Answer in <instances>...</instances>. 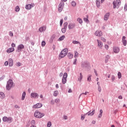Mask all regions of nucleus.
<instances>
[{
  "instance_id": "20e7f679",
  "label": "nucleus",
  "mask_w": 127,
  "mask_h": 127,
  "mask_svg": "<svg viewBox=\"0 0 127 127\" xmlns=\"http://www.w3.org/2000/svg\"><path fill=\"white\" fill-rule=\"evenodd\" d=\"M44 116H45L44 113H42L40 112H39L38 110H36L35 112L34 117H35V118H37L38 119H41V118H43V117H44Z\"/></svg>"
},
{
  "instance_id": "3c124183",
  "label": "nucleus",
  "mask_w": 127,
  "mask_h": 127,
  "mask_svg": "<svg viewBox=\"0 0 127 127\" xmlns=\"http://www.w3.org/2000/svg\"><path fill=\"white\" fill-rule=\"evenodd\" d=\"M20 65H21V64L20 63V62H18L16 63V66H17V67L20 66Z\"/></svg>"
},
{
  "instance_id": "864d4df0",
  "label": "nucleus",
  "mask_w": 127,
  "mask_h": 127,
  "mask_svg": "<svg viewBox=\"0 0 127 127\" xmlns=\"http://www.w3.org/2000/svg\"><path fill=\"white\" fill-rule=\"evenodd\" d=\"M124 10H125V11H127V4H125V5Z\"/></svg>"
},
{
  "instance_id": "c85d7f7f",
  "label": "nucleus",
  "mask_w": 127,
  "mask_h": 127,
  "mask_svg": "<svg viewBox=\"0 0 127 127\" xmlns=\"http://www.w3.org/2000/svg\"><path fill=\"white\" fill-rule=\"evenodd\" d=\"M59 95V92L58 91H55L54 93V97H57Z\"/></svg>"
},
{
  "instance_id": "f8f14e48",
  "label": "nucleus",
  "mask_w": 127,
  "mask_h": 127,
  "mask_svg": "<svg viewBox=\"0 0 127 127\" xmlns=\"http://www.w3.org/2000/svg\"><path fill=\"white\" fill-rule=\"evenodd\" d=\"M76 26V24L75 23H70L68 24V29H72Z\"/></svg>"
},
{
  "instance_id": "2eb2a0df",
  "label": "nucleus",
  "mask_w": 127,
  "mask_h": 127,
  "mask_svg": "<svg viewBox=\"0 0 127 127\" xmlns=\"http://www.w3.org/2000/svg\"><path fill=\"white\" fill-rule=\"evenodd\" d=\"M113 51L114 53H119L120 52V48L119 47H114Z\"/></svg>"
},
{
  "instance_id": "393cba45",
  "label": "nucleus",
  "mask_w": 127,
  "mask_h": 127,
  "mask_svg": "<svg viewBox=\"0 0 127 127\" xmlns=\"http://www.w3.org/2000/svg\"><path fill=\"white\" fill-rule=\"evenodd\" d=\"M59 7L63 8L64 7V2H61L59 5Z\"/></svg>"
},
{
  "instance_id": "9d476101",
  "label": "nucleus",
  "mask_w": 127,
  "mask_h": 127,
  "mask_svg": "<svg viewBox=\"0 0 127 127\" xmlns=\"http://www.w3.org/2000/svg\"><path fill=\"white\" fill-rule=\"evenodd\" d=\"M95 35L98 36V37H101V36L103 35V32H102V31L97 30L95 32Z\"/></svg>"
},
{
  "instance_id": "9b49d317",
  "label": "nucleus",
  "mask_w": 127,
  "mask_h": 127,
  "mask_svg": "<svg viewBox=\"0 0 127 127\" xmlns=\"http://www.w3.org/2000/svg\"><path fill=\"white\" fill-rule=\"evenodd\" d=\"M43 105L42 103H37L36 105L33 106V109H39L42 107Z\"/></svg>"
},
{
  "instance_id": "bb28decb",
  "label": "nucleus",
  "mask_w": 127,
  "mask_h": 127,
  "mask_svg": "<svg viewBox=\"0 0 127 127\" xmlns=\"http://www.w3.org/2000/svg\"><path fill=\"white\" fill-rule=\"evenodd\" d=\"M88 18H89V16L87 15L86 16V17L83 18L84 21H85V22H89V19H88Z\"/></svg>"
},
{
  "instance_id": "a19ab883",
  "label": "nucleus",
  "mask_w": 127,
  "mask_h": 127,
  "mask_svg": "<svg viewBox=\"0 0 127 127\" xmlns=\"http://www.w3.org/2000/svg\"><path fill=\"white\" fill-rule=\"evenodd\" d=\"M74 54V58H76V57H78V55H79V54L78 53V52L76 51L75 52Z\"/></svg>"
},
{
  "instance_id": "1a4fd4ad",
  "label": "nucleus",
  "mask_w": 127,
  "mask_h": 127,
  "mask_svg": "<svg viewBox=\"0 0 127 127\" xmlns=\"http://www.w3.org/2000/svg\"><path fill=\"white\" fill-rule=\"evenodd\" d=\"M24 48V45L23 44H20L17 47V52H20L21 50Z\"/></svg>"
},
{
  "instance_id": "680f3d73",
  "label": "nucleus",
  "mask_w": 127,
  "mask_h": 127,
  "mask_svg": "<svg viewBox=\"0 0 127 127\" xmlns=\"http://www.w3.org/2000/svg\"><path fill=\"white\" fill-rule=\"evenodd\" d=\"M105 48H106V49H107V50H108V49H109V46L108 45H105Z\"/></svg>"
},
{
  "instance_id": "72a5a7b5",
  "label": "nucleus",
  "mask_w": 127,
  "mask_h": 127,
  "mask_svg": "<svg viewBox=\"0 0 127 127\" xmlns=\"http://www.w3.org/2000/svg\"><path fill=\"white\" fill-rule=\"evenodd\" d=\"M68 27V23L65 22L64 24V28H65L67 29V28Z\"/></svg>"
},
{
  "instance_id": "69168bd1",
  "label": "nucleus",
  "mask_w": 127,
  "mask_h": 127,
  "mask_svg": "<svg viewBox=\"0 0 127 127\" xmlns=\"http://www.w3.org/2000/svg\"><path fill=\"white\" fill-rule=\"evenodd\" d=\"M120 100H123V96L122 95H120L118 97Z\"/></svg>"
},
{
  "instance_id": "0eeeda50",
  "label": "nucleus",
  "mask_w": 127,
  "mask_h": 127,
  "mask_svg": "<svg viewBox=\"0 0 127 127\" xmlns=\"http://www.w3.org/2000/svg\"><path fill=\"white\" fill-rule=\"evenodd\" d=\"M89 64L88 61H84L82 62L81 64V67L82 69H85V68H88L89 67Z\"/></svg>"
},
{
  "instance_id": "a878e982",
  "label": "nucleus",
  "mask_w": 127,
  "mask_h": 127,
  "mask_svg": "<svg viewBox=\"0 0 127 127\" xmlns=\"http://www.w3.org/2000/svg\"><path fill=\"white\" fill-rule=\"evenodd\" d=\"M91 77H92V75L89 74L88 75V77H87L88 82H91V81H92V78H91Z\"/></svg>"
},
{
  "instance_id": "6ab92c4d",
  "label": "nucleus",
  "mask_w": 127,
  "mask_h": 127,
  "mask_svg": "<svg viewBox=\"0 0 127 127\" xmlns=\"http://www.w3.org/2000/svg\"><path fill=\"white\" fill-rule=\"evenodd\" d=\"M97 41L98 42V46L102 47V46H103V42L99 40H97Z\"/></svg>"
},
{
  "instance_id": "052dcab7",
  "label": "nucleus",
  "mask_w": 127,
  "mask_h": 127,
  "mask_svg": "<svg viewBox=\"0 0 127 127\" xmlns=\"http://www.w3.org/2000/svg\"><path fill=\"white\" fill-rule=\"evenodd\" d=\"M9 35H10V36H13V33H12L11 31H10Z\"/></svg>"
},
{
  "instance_id": "5fc2aeb1",
  "label": "nucleus",
  "mask_w": 127,
  "mask_h": 127,
  "mask_svg": "<svg viewBox=\"0 0 127 127\" xmlns=\"http://www.w3.org/2000/svg\"><path fill=\"white\" fill-rule=\"evenodd\" d=\"M83 79V75H82V73H80V80H82Z\"/></svg>"
},
{
  "instance_id": "4468645a",
  "label": "nucleus",
  "mask_w": 127,
  "mask_h": 127,
  "mask_svg": "<svg viewBox=\"0 0 127 127\" xmlns=\"http://www.w3.org/2000/svg\"><path fill=\"white\" fill-rule=\"evenodd\" d=\"M111 15V13L110 12L107 13L105 15L104 17V20H108L109 19V16Z\"/></svg>"
},
{
  "instance_id": "a211bd4d",
  "label": "nucleus",
  "mask_w": 127,
  "mask_h": 127,
  "mask_svg": "<svg viewBox=\"0 0 127 127\" xmlns=\"http://www.w3.org/2000/svg\"><path fill=\"white\" fill-rule=\"evenodd\" d=\"M123 43L124 46H127V40H126V36H123L122 38Z\"/></svg>"
},
{
  "instance_id": "0e129e2a",
  "label": "nucleus",
  "mask_w": 127,
  "mask_h": 127,
  "mask_svg": "<svg viewBox=\"0 0 127 127\" xmlns=\"http://www.w3.org/2000/svg\"><path fill=\"white\" fill-rule=\"evenodd\" d=\"M11 46L12 47V48H13V47H15V44H14V43H12V44H11Z\"/></svg>"
},
{
  "instance_id": "dca6fc26",
  "label": "nucleus",
  "mask_w": 127,
  "mask_h": 127,
  "mask_svg": "<svg viewBox=\"0 0 127 127\" xmlns=\"http://www.w3.org/2000/svg\"><path fill=\"white\" fill-rule=\"evenodd\" d=\"M9 67H12L13 66V60L12 59H9L8 60Z\"/></svg>"
},
{
  "instance_id": "c03bdc74",
  "label": "nucleus",
  "mask_w": 127,
  "mask_h": 127,
  "mask_svg": "<svg viewBox=\"0 0 127 127\" xmlns=\"http://www.w3.org/2000/svg\"><path fill=\"white\" fill-rule=\"evenodd\" d=\"M32 126H34L35 125V121L32 120L31 122Z\"/></svg>"
},
{
  "instance_id": "603ef678",
  "label": "nucleus",
  "mask_w": 127,
  "mask_h": 127,
  "mask_svg": "<svg viewBox=\"0 0 127 127\" xmlns=\"http://www.w3.org/2000/svg\"><path fill=\"white\" fill-rule=\"evenodd\" d=\"M76 62H77V59H75L73 61V65H76Z\"/></svg>"
},
{
  "instance_id": "473e14b6",
  "label": "nucleus",
  "mask_w": 127,
  "mask_h": 127,
  "mask_svg": "<svg viewBox=\"0 0 127 127\" xmlns=\"http://www.w3.org/2000/svg\"><path fill=\"white\" fill-rule=\"evenodd\" d=\"M31 5L29 4L26 5L25 8L26 9H31Z\"/></svg>"
},
{
  "instance_id": "f257e3e1",
  "label": "nucleus",
  "mask_w": 127,
  "mask_h": 127,
  "mask_svg": "<svg viewBox=\"0 0 127 127\" xmlns=\"http://www.w3.org/2000/svg\"><path fill=\"white\" fill-rule=\"evenodd\" d=\"M68 53V49L65 48L64 49L59 56V59H62V58H64L65 56L67 55V54Z\"/></svg>"
},
{
  "instance_id": "58836bf2",
  "label": "nucleus",
  "mask_w": 127,
  "mask_h": 127,
  "mask_svg": "<svg viewBox=\"0 0 127 127\" xmlns=\"http://www.w3.org/2000/svg\"><path fill=\"white\" fill-rule=\"evenodd\" d=\"M66 28H63L62 29V32L63 33H65V32H66Z\"/></svg>"
},
{
  "instance_id": "7ed1b4c3",
  "label": "nucleus",
  "mask_w": 127,
  "mask_h": 127,
  "mask_svg": "<svg viewBox=\"0 0 127 127\" xmlns=\"http://www.w3.org/2000/svg\"><path fill=\"white\" fill-rule=\"evenodd\" d=\"M95 114V109H93V111L92 112L91 111H89L88 112H87V113H86L84 115H81V120H82V121H84V120H85V116H94Z\"/></svg>"
},
{
  "instance_id": "e433bc0d",
  "label": "nucleus",
  "mask_w": 127,
  "mask_h": 127,
  "mask_svg": "<svg viewBox=\"0 0 127 127\" xmlns=\"http://www.w3.org/2000/svg\"><path fill=\"white\" fill-rule=\"evenodd\" d=\"M72 43H73V44H79L80 42L77 41H72Z\"/></svg>"
},
{
  "instance_id": "13d9d810",
  "label": "nucleus",
  "mask_w": 127,
  "mask_h": 127,
  "mask_svg": "<svg viewBox=\"0 0 127 127\" xmlns=\"http://www.w3.org/2000/svg\"><path fill=\"white\" fill-rule=\"evenodd\" d=\"M51 105H54V104H55V101H54V100H51Z\"/></svg>"
},
{
  "instance_id": "ddd939ff",
  "label": "nucleus",
  "mask_w": 127,
  "mask_h": 127,
  "mask_svg": "<svg viewBox=\"0 0 127 127\" xmlns=\"http://www.w3.org/2000/svg\"><path fill=\"white\" fill-rule=\"evenodd\" d=\"M46 30V26H43L42 27H41L39 29V31L40 32H43V31H45Z\"/></svg>"
},
{
  "instance_id": "c756f323",
  "label": "nucleus",
  "mask_w": 127,
  "mask_h": 127,
  "mask_svg": "<svg viewBox=\"0 0 127 127\" xmlns=\"http://www.w3.org/2000/svg\"><path fill=\"white\" fill-rule=\"evenodd\" d=\"M77 21L80 23V24H82L83 23V20L81 19L80 18H77Z\"/></svg>"
},
{
  "instance_id": "37998d69",
  "label": "nucleus",
  "mask_w": 127,
  "mask_h": 127,
  "mask_svg": "<svg viewBox=\"0 0 127 127\" xmlns=\"http://www.w3.org/2000/svg\"><path fill=\"white\" fill-rule=\"evenodd\" d=\"M51 122H49L47 124V127H51L52 126Z\"/></svg>"
},
{
  "instance_id": "6e6d98bb",
  "label": "nucleus",
  "mask_w": 127,
  "mask_h": 127,
  "mask_svg": "<svg viewBox=\"0 0 127 127\" xmlns=\"http://www.w3.org/2000/svg\"><path fill=\"white\" fill-rule=\"evenodd\" d=\"M87 94H89V92L86 91L85 93H82L80 96H82V95H87Z\"/></svg>"
},
{
  "instance_id": "79ce46f5",
  "label": "nucleus",
  "mask_w": 127,
  "mask_h": 127,
  "mask_svg": "<svg viewBox=\"0 0 127 127\" xmlns=\"http://www.w3.org/2000/svg\"><path fill=\"white\" fill-rule=\"evenodd\" d=\"M55 102L57 103L58 104V103L60 102V99H56L55 100Z\"/></svg>"
},
{
  "instance_id": "774afa93",
  "label": "nucleus",
  "mask_w": 127,
  "mask_h": 127,
  "mask_svg": "<svg viewBox=\"0 0 127 127\" xmlns=\"http://www.w3.org/2000/svg\"><path fill=\"white\" fill-rule=\"evenodd\" d=\"M64 120H67L68 119V117L64 115Z\"/></svg>"
},
{
  "instance_id": "bf43d9fd",
  "label": "nucleus",
  "mask_w": 127,
  "mask_h": 127,
  "mask_svg": "<svg viewBox=\"0 0 127 127\" xmlns=\"http://www.w3.org/2000/svg\"><path fill=\"white\" fill-rule=\"evenodd\" d=\"M5 66H8V62L6 61L4 63Z\"/></svg>"
},
{
  "instance_id": "423d86ee",
  "label": "nucleus",
  "mask_w": 127,
  "mask_h": 127,
  "mask_svg": "<svg viewBox=\"0 0 127 127\" xmlns=\"http://www.w3.org/2000/svg\"><path fill=\"white\" fill-rule=\"evenodd\" d=\"M113 8H116L117 6V8H119V6L121 5V0H116V1H114L113 2Z\"/></svg>"
},
{
  "instance_id": "09e8293b",
  "label": "nucleus",
  "mask_w": 127,
  "mask_h": 127,
  "mask_svg": "<svg viewBox=\"0 0 127 127\" xmlns=\"http://www.w3.org/2000/svg\"><path fill=\"white\" fill-rule=\"evenodd\" d=\"M108 57H109V56H107L106 57V60H105V63H108V61L109 60Z\"/></svg>"
},
{
  "instance_id": "a18cd8bd",
  "label": "nucleus",
  "mask_w": 127,
  "mask_h": 127,
  "mask_svg": "<svg viewBox=\"0 0 127 127\" xmlns=\"http://www.w3.org/2000/svg\"><path fill=\"white\" fill-rule=\"evenodd\" d=\"M63 9V8H61L60 7H59V8H58V11L59 12H61V11H62Z\"/></svg>"
},
{
  "instance_id": "4be33fe9",
  "label": "nucleus",
  "mask_w": 127,
  "mask_h": 127,
  "mask_svg": "<svg viewBox=\"0 0 127 127\" xmlns=\"http://www.w3.org/2000/svg\"><path fill=\"white\" fill-rule=\"evenodd\" d=\"M64 39H65V35H63L59 38L58 41H62V40H64Z\"/></svg>"
},
{
  "instance_id": "6e6552de",
  "label": "nucleus",
  "mask_w": 127,
  "mask_h": 127,
  "mask_svg": "<svg viewBox=\"0 0 127 127\" xmlns=\"http://www.w3.org/2000/svg\"><path fill=\"white\" fill-rule=\"evenodd\" d=\"M30 97L32 98H34V99H38L39 95H38V93H36L35 92H32L31 93Z\"/></svg>"
},
{
  "instance_id": "338daca9",
  "label": "nucleus",
  "mask_w": 127,
  "mask_h": 127,
  "mask_svg": "<svg viewBox=\"0 0 127 127\" xmlns=\"http://www.w3.org/2000/svg\"><path fill=\"white\" fill-rule=\"evenodd\" d=\"M94 73L96 76H98V73L97 72V70H96V69H94Z\"/></svg>"
},
{
  "instance_id": "4c0bfd02",
  "label": "nucleus",
  "mask_w": 127,
  "mask_h": 127,
  "mask_svg": "<svg viewBox=\"0 0 127 127\" xmlns=\"http://www.w3.org/2000/svg\"><path fill=\"white\" fill-rule=\"evenodd\" d=\"M111 80H112V82H114L115 80H116V77L115 75H112L111 76Z\"/></svg>"
},
{
  "instance_id": "aec40b11",
  "label": "nucleus",
  "mask_w": 127,
  "mask_h": 127,
  "mask_svg": "<svg viewBox=\"0 0 127 127\" xmlns=\"http://www.w3.org/2000/svg\"><path fill=\"white\" fill-rule=\"evenodd\" d=\"M25 96H26V93L25 92H23L21 97L22 101H24V99H25Z\"/></svg>"
},
{
  "instance_id": "7c9ffc66",
  "label": "nucleus",
  "mask_w": 127,
  "mask_h": 127,
  "mask_svg": "<svg viewBox=\"0 0 127 127\" xmlns=\"http://www.w3.org/2000/svg\"><path fill=\"white\" fill-rule=\"evenodd\" d=\"M67 77H68V74L67 73H64L63 75V78L64 79H67Z\"/></svg>"
},
{
  "instance_id": "412c9836",
  "label": "nucleus",
  "mask_w": 127,
  "mask_h": 127,
  "mask_svg": "<svg viewBox=\"0 0 127 127\" xmlns=\"http://www.w3.org/2000/svg\"><path fill=\"white\" fill-rule=\"evenodd\" d=\"M67 56L69 59H72L73 58V54L70 53H67Z\"/></svg>"
},
{
  "instance_id": "c9c22d12",
  "label": "nucleus",
  "mask_w": 127,
  "mask_h": 127,
  "mask_svg": "<svg viewBox=\"0 0 127 127\" xmlns=\"http://www.w3.org/2000/svg\"><path fill=\"white\" fill-rule=\"evenodd\" d=\"M118 76L119 79H121V78H122V73H121V72H118Z\"/></svg>"
},
{
  "instance_id": "8fccbe9b",
  "label": "nucleus",
  "mask_w": 127,
  "mask_h": 127,
  "mask_svg": "<svg viewBox=\"0 0 127 127\" xmlns=\"http://www.w3.org/2000/svg\"><path fill=\"white\" fill-rule=\"evenodd\" d=\"M101 40L102 41H103V42H106V41H107L106 39L105 38H104V37H101Z\"/></svg>"
},
{
  "instance_id": "f704fd0d",
  "label": "nucleus",
  "mask_w": 127,
  "mask_h": 127,
  "mask_svg": "<svg viewBox=\"0 0 127 127\" xmlns=\"http://www.w3.org/2000/svg\"><path fill=\"white\" fill-rule=\"evenodd\" d=\"M76 3L75 1H72L71 2V5L72 6H73L74 7H75V6H76Z\"/></svg>"
},
{
  "instance_id": "f3484780",
  "label": "nucleus",
  "mask_w": 127,
  "mask_h": 127,
  "mask_svg": "<svg viewBox=\"0 0 127 127\" xmlns=\"http://www.w3.org/2000/svg\"><path fill=\"white\" fill-rule=\"evenodd\" d=\"M14 51V49L13 48H10L6 50L7 53H11Z\"/></svg>"
},
{
  "instance_id": "39448f33",
  "label": "nucleus",
  "mask_w": 127,
  "mask_h": 127,
  "mask_svg": "<svg viewBox=\"0 0 127 127\" xmlns=\"http://www.w3.org/2000/svg\"><path fill=\"white\" fill-rule=\"evenodd\" d=\"M2 121L4 123H8V124H10L13 121V119H12V117H7L6 116H4L2 118Z\"/></svg>"
},
{
  "instance_id": "b1692460",
  "label": "nucleus",
  "mask_w": 127,
  "mask_h": 127,
  "mask_svg": "<svg viewBox=\"0 0 127 127\" xmlns=\"http://www.w3.org/2000/svg\"><path fill=\"white\" fill-rule=\"evenodd\" d=\"M96 3L97 7H100V0H96Z\"/></svg>"
},
{
  "instance_id": "e2e57ef3",
  "label": "nucleus",
  "mask_w": 127,
  "mask_h": 127,
  "mask_svg": "<svg viewBox=\"0 0 127 127\" xmlns=\"http://www.w3.org/2000/svg\"><path fill=\"white\" fill-rule=\"evenodd\" d=\"M29 5L30 6V7H33V6H34V3H31V4H29Z\"/></svg>"
},
{
  "instance_id": "cd10ccee",
  "label": "nucleus",
  "mask_w": 127,
  "mask_h": 127,
  "mask_svg": "<svg viewBox=\"0 0 127 127\" xmlns=\"http://www.w3.org/2000/svg\"><path fill=\"white\" fill-rule=\"evenodd\" d=\"M20 10V8H19V6H16V7L15 8V11L16 12H18Z\"/></svg>"
},
{
  "instance_id": "de8ad7c7",
  "label": "nucleus",
  "mask_w": 127,
  "mask_h": 127,
  "mask_svg": "<svg viewBox=\"0 0 127 127\" xmlns=\"http://www.w3.org/2000/svg\"><path fill=\"white\" fill-rule=\"evenodd\" d=\"M5 78V76L3 75L1 77H0V81H1L2 80H3Z\"/></svg>"
},
{
  "instance_id": "5701e85b",
  "label": "nucleus",
  "mask_w": 127,
  "mask_h": 127,
  "mask_svg": "<svg viewBox=\"0 0 127 127\" xmlns=\"http://www.w3.org/2000/svg\"><path fill=\"white\" fill-rule=\"evenodd\" d=\"M5 96L4 95V93H3V92H0V99H4V97Z\"/></svg>"
},
{
  "instance_id": "49530a36",
  "label": "nucleus",
  "mask_w": 127,
  "mask_h": 127,
  "mask_svg": "<svg viewBox=\"0 0 127 127\" xmlns=\"http://www.w3.org/2000/svg\"><path fill=\"white\" fill-rule=\"evenodd\" d=\"M62 24H63V19H61L60 22V26H62Z\"/></svg>"
},
{
  "instance_id": "f03ea898",
  "label": "nucleus",
  "mask_w": 127,
  "mask_h": 127,
  "mask_svg": "<svg viewBox=\"0 0 127 127\" xmlns=\"http://www.w3.org/2000/svg\"><path fill=\"white\" fill-rule=\"evenodd\" d=\"M13 86V81H12V79H9L7 82L6 85V90L8 91H9L11 89V87Z\"/></svg>"
},
{
  "instance_id": "2f4dec72",
  "label": "nucleus",
  "mask_w": 127,
  "mask_h": 127,
  "mask_svg": "<svg viewBox=\"0 0 127 127\" xmlns=\"http://www.w3.org/2000/svg\"><path fill=\"white\" fill-rule=\"evenodd\" d=\"M67 82V78H62V83L63 84H66Z\"/></svg>"
},
{
  "instance_id": "4d7b16f0",
  "label": "nucleus",
  "mask_w": 127,
  "mask_h": 127,
  "mask_svg": "<svg viewBox=\"0 0 127 127\" xmlns=\"http://www.w3.org/2000/svg\"><path fill=\"white\" fill-rule=\"evenodd\" d=\"M98 89L99 92L102 91V88H101V86H98Z\"/></svg>"
},
{
  "instance_id": "ea45409f",
  "label": "nucleus",
  "mask_w": 127,
  "mask_h": 127,
  "mask_svg": "<svg viewBox=\"0 0 127 127\" xmlns=\"http://www.w3.org/2000/svg\"><path fill=\"white\" fill-rule=\"evenodd\" d=\"M45 44H46V43L45 42V41H43L42 42V47H44V46H45Z\"/></svg>"
}]
</instances>
